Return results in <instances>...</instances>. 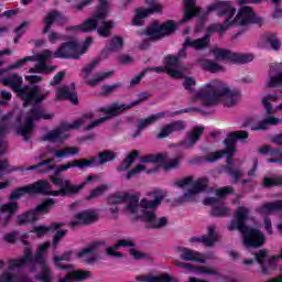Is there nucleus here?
Instances as JSON below:
<instances>
[{
  "instance_id": "obj_1",
  "label": "nucleus",
  "mask_w": 282,
  "mask_h": 282,
  "mask_svg": "<svg viewBox=\"0 0 282 282\" xmlns=\"http://www.w3.org/2000/svg\"><path fill=\"white\" fill-rule=\"evenodd\" d=\"M250 217V210L246 207H238L234 219L228 225V230L232 232L234 230H239L242 235V245L245 248H251L253 250H259L265 246V235L258 228L248 227L246 221Z\"/></svg>"
},
{
  "instance_id": "obj_2",
  "label": "nucleus",
  "mask_w": 282,
  "mask_h": 282,
  "mask_svg": "<svg viewBox=\"0 0 282 282\" xmlns=\"http://www.w3.org/2000/svg\"><path fill=\"white\" fill-rule=\"evenodd\" d=\"M239 91H232L219 79H214L205 84L196 94V98L203 100L204 107H213L219 102V98L225 99V107H235L237 105Z\"/></svg>"
},
{
  "instance_id": "obj_3",
  "label": "nucleus",
  "mask_w": 282,
  "mask_h": 282,
  "mask_svg": "<svg viewBox=\"0 0 282 282\" xmlns=\"http://www.w3.org/2000/svg\"><path fill=\"white\" fill-rule=\"evenodd\" d=\"M51 182L47 180L36 181V195H44L51 197H72L78 195L83 191V185H74L69 180H63L61 176H51ZM52 184L59 189L54 191Z\"/></svg>"
},
{
  "instance_id": "obj_4",
  "label": "nucleus",
  "mask_w": 282,
  "mask_h": 282,
  "mask_svg": "<svg viewBox=\"0 0 282 282\" xmlns=\"http://www.w3.org/2000/svg\"><path fill=\"white\" fill-rule=\"evenodd\" d=\"M54 118L53 113H45L43 108L32 106L26 112L23 123L17 128V134L24 138V142H30V135L34 131V122L39 120H52Z\"/></svg>"
},
{
  "instance_id": "obj_5",
  "label": "nucleus",
  "mask_w": 282,
  "mask_h": 282,
  "mask_svg": "<svg viewBox=\"0 0 282 282\" xmlns=\"http://www.w3.org/2000/svg\"><path fill=\"white\" fill-rule=\"evenodd\" d=\"M56 206V199L54 198H45L40 205L36 207L18 215L17 224L18 226H25V224H34V221H39L40 215H48L50 210Z\"/></svg>"
},
{
  "instance_id": "obj_6",
  "label": "nucleus",
  "mask_w": 282,
  "mask_h": 282,
  "mask_svg": "<svg viewBox=\"0 0 282 282\" xmlns=\"http://www.w3.org/2000/svg\"><path fill=\"white\" fill-rule=\"evenodd\" d=\"M108 12H109V4L99 3L96 13L91 18H88L79 25L67 26L66 31L84 32L86 34L95 32V30H98V22L104 21V19H107Z\"/></svg>"
},
{
  "instance_id": "obj_7",
  "label": "nucleus",
  "mask_w": 282,
  "mask_h": 282,
  "mask_svg": "<svg viewBox=\"0 0 282 282\" xmlns=\"http://www.w3.org/2000/svg\"><path fill=\"white\" fill-rule=\"evenodd\" d=\"M50 91L46 90L41 94V88L37 85H24L20 93L17 95L20 100L23 102V107H39L43 100L47 99Z\"/></svg>"
},
{
  "instance_id": "obj_8",
  "label": "nucleus",
  "mask_w": 282,
  "mask_h": 282,
  "mask_svg": "<svg viewBox=\"0 0 282 282\" xmlns=\"http://www.w3.org/2000/svg\"><path fill=\"white\" fill-rule=\"evenodd\" d=\"M225 150H218L207 156H197L194 159V164H202V162H217V160H220V158H224L226 155L227 158V164L225 165V171L228 173V171H232L235 167V161L232 158H235V153H237V147H228L225 145Z\"/></svg>"
},
{
  "instance_id": "obj_9",
  "label": "nucleus",
  "mask_w": 282,
  "mask_h": 282,
  "mask_svg": "<svg viewBox=\"0 0 282 282\" xmlns=\"http://www.w3.org/2000/svg\"><path fill=\"white\" fill-rule=\"evenodd\" d=\"M83 127L82 120H75L73 123L62 122L54 130L48 131L42 137L43 142H65L69 138L66 131H72V129H79Z\"/></svg>"
},
{
  "instance_id": "obj_10",
  "label": "nucleus",
  "mask_w": 282,
  "mask_h": 282,
  "mask_svg": "<svg viewBox=\"0 0 282 282\" xmlns=\"http://www.w3.org/2000/svg\"><path fill=\"white\" fill-rule=\"evenodd\" d=\"M175 32H177V23L173 20H167L163 23L155 21L147 29V35L151 41H160V39L171 36V34H175Z\"/></svg>"
},
{
  "instance_id": "obj_11",
  "label": "nucleus",
  "mask_w": 282,
  "mask_h": 282,
  "mask_svg": "<svg viewBox=\"0 0 282 282\" xmlns=\"http://www.w3.org/2000/svg\"><path fill=\"white\" fill-rule=\"evenodd\" d=\"M51 242H44L35 251V263L40 265L41 272L35 276L36 281L52 282V269L47 265V259H45V253L50 249Z\"/></svg>"
},
{
  "instance_id": "obj_12",
  "label": "nucleus",
  "mask_w": 282,
  "mask_h": 282,
  "mask_svg": "<svg viewBox=\"0 0 282 282\" xmlns=\"http://www.w3.org/2000/svg\"><path fill=\"white\" fill-rule=\"evenodd\" d=\"M213 53L216 61H229L236 65H246V63H252L254 61V55L251 53H235L226 48H216L213 51Z\"/></svg>"
},
{
  "instance_id": "obj_13",
  "label": "nucleus",
  "mask_w": 282,
  "mask_h": 282,
  "mask_svg": "<svg viewBox=\"0 0 282 282\" xmlns=\"http://www.w3.org/2000/svg\"><path fill=\"white\" fill-rule=\"evenodd\" d=\"M191 111H200L203 112V116H207L206 112L202 111L200 108L197 107H189L185 109H181L174 112H158L154 113L148 118L141 119L138 122V127L144 131L147 127H151V124H154V122H158V120H162V118H175V116H182V113H191Z\"/></svg>"
},
{
  "instance_id": "obj_14",
  "label": "nucleus",
  "mask_w": 282,
  "mask_h": 282,
  "mask_svg": "<svg viewBox=\"0 0 282 282\" xmlns=\"http://www.w3.org/2000/svg\"><path fill=\"white\" fill-rule=\"evenodd\" d=\"M138 217L145 224L148 230H162V228L169 226V218L165 216L158 217L155 212L152 210L143 212Z\"/></svg>"
},
{
  "instance_id": "obj_15",
  "label": "nucleus",
  "mask_w": 282,
  "mask_h": 282,
  "mask_svg": "<svg viewBox=\"0 0 282 282\" xmlns=\"http://www.w3.org/2000/svg\"><path fill=\"white\" fill-rule=\"evenodd\" d=\"M184 3V18L180 23H184V21H191L192 19H195V17H199L200 21H206L212 14L210 6L207 7V10L205 13L202 14V8L196 7L195 0H183Z\"/></svg>"
},
{
  "instance_id": "obj_16",
  "label": "nucleus",
  "mask_w": 282,
  "mask_h": 282,
  "mask_svg": "<svg viewBox=\"0 0 282 282\" xmlns=\"http://www.w3.org/2000/svg\"><path fill=\"white\" fill-rule=\"evenodd\" d=\"M80 45L78 42L72 40L68 42H64L57 47L54 52V58H73L74 61H78L80 58Z\"/></svg>"
},
{
  "instance_id": "obj_17",
  "label": "nucleus",
  "mask_w": 282,
  "mask_h": 282,
  "mask_svg": "<svg viewBox=\"0 0 282 282\" xmlns=\"http://www.w3.org/2000/svg\"><path fill=\"white\" fill-rule=\"evenodd\" d=\"M279 260V256H272L268 258V250L260 249L254 254V261L259 264L262 274L268 275L272 270H276V261Z\"/></svg>"
},
{
  "instance_id": "obj_18",
  "label": "nucleus",
  "mask_w": 282,
  "mask_h": 282,
  "mask_svg": "<svg viewBox=\"0 0 282 282\" xmlns=\"http://www.w3.org/2000/svg\"><path fill=\"white\" fill-rule=\"evenodd\" d=\"M209 12H216L219 18L225 17V21H232L237 14V9L230 1H218L209 6Z\"/></svg>"
},
{
  "instance_id": "obj_19",
  "label": "nucleus",
  "mask_w": 282,
  "mask_h": 282,
  "mask_svg": "<svg viewBox=\"0 0 282 282\" xmlns=\"http://www.w3.org/2000/svg\"><path fill=\"white\" fill-rule=\"evenodd\" d=\"M231 21H235V25L237 23L240 25H249V23L261 25L263 23V19L257 17L251 7H242Z\"/></svg>"
},
{
  "instance_id": "obj_20",
  "label": "nucleus",
  "mask_w": 282,
  "mask_h": 282,
  "mask_svg": "<svg viewBox=\"0 0 282 282\" xmlns=\"http://www.w3.org/2000/svg\"><path fill=\"white\" fill-rule=\"evenodd\" d=\"M96 156H91L90 159H76L74 161H69L66 164H62L56 167L55 175L53 177H58L61 173L65 171H69V169H88L96 164Z\"/></svg>"
},
{
  "instance_id": "obj_21",
  "label": "nucleus",
  "mask_w": 282,
  "mask_h": 282,
  "mask_svg": "<svg viewBox=\"0 0 282 282\" xmlns=\"http://www.w3.org/2000/svg\"><path fill=\"white\" fill-rule=\"evenodd\" d=\"M203 204L212 206L210 217H230V208L224 206V202L217 197H207Z\"/></svg>"
},
{
  "instance_id": "obj_22",
  "label": "nucleus",
  "mask_w": 282,
  "mask_h": 282,
  "mask_svg": "<svg viewBox=\"0 0 282 282\" xmlns=\"http://www.w3.org/2000/svg\"><path fill=\"white\" fill-rule=\"evenodd\" d=\"M54 56V53L50 50H44L40 54H37V57L34 55L23 57L22 59H18L15 63L8 66L9 70L19 69L20 67H23V65H26V63H34L37 61V63H45V61H50Z\"/></svg>"
},
{
  "instance_id": "obj_23",
  "label": "nucleus",
  "mask_w": 282,
  "mask_h": 282,
  "mask_svg": "<svg viewBox=\"0 0 282 282\" xmlns=\"http://www.w3.org/2000/svg\"><path fill=\"white\" fill-rule=\"evenodd\" d=\"M147 4L150 6L148 9H137V14L132 20V25H140L142 19L155 14V12H162V4L155 0H147Z\"/></svg>"
},
{
  "instance_id": "obj_24",
  "label": "nucleus",
  "mask_w": 282,
  "mask_h": 282,
  "mask_svg": "<svg viewBox=\"0 0 282 282\" xmlns=\"http://www.w3.org/2000/svg\"><path fill=\"white\" fill-rule=\"evenodd\" d=\"M176 252H180V258L182 261H194L196 263H206V259H213V256L204 253L199 251H195L193 249H188L186 247H178Z\"/></svg>"
},
{
  "instance_id": "obj_25",
  "label": "nucleus",
  "mask_w": 282,
  "mask_h": 282,
  "mask_svg": "<svg viewBox=\"0 0 282 282\" xmlns=\"http://www.w3.org/2000/svg\"><path fill=\"white\" fill-rule=\"evenodd\" d=\"M208 188V178H198L193 184L192 188L187 189L183 196L180 197V202H193L195 195L204 193Z\"/></svg>"
},
{
  "instance_id": "obj_26",
  "label": "nucleus",
  "mask_w": 282,
  "mask_h": 282,
  "mask_svg": "<svg viewBox=\"0 0 282 282\" xmlns=\"http://www.w3.org/2000/svg\"><path fill=\"white\" fill-rule=\"evenodd\" d=\"M163 65L164 66H154V67H147L145 74H149V72H155L156 74H164L166 73L167 76H171V78H177L182 79L184 78V73L175 67L173 65L166 64V55L163 58Z\"/></svg>"
},
{
  "instance_id": "obj_27",
  "label": "nucleus",
  "mask_w": 282,
  "mask_h": 282,
  "mask_svg": "<svg viewBox=\"0 0 282 282\" xmlns=\"http://www.w3.org/2000/svg\"><path fill=\"white\" fill-rule=\"evenodd\" d=\"M140 102H142L140 99H135L130 104H119V102H115L111 106H109L108 108H100L99 111H101V113H107L108 116H120V113H122L123 111H127V109H133V107H137V105H140Z\"/></svg>"
},
{
  "instance_id": "obj_28",
  "label": "nucleus",
  "mask_w": 282,
  "mask_h": 282,
  "mask_svg": "<svg viewBox=\"0 0 282 282\" xmlns=\"http://www.w3.org/2000/svg\"><path fill=\"white\" fill-rule=\"evenodd\" d=\"M127 202H128V205L126 206V210L130 213V215H134L135 221H138V219H142L138 217L139 215H142V213L149 212L147 209H143L140 206V196L138 194H130Z\"/></svg>"
},
{
  "instance_id": "obj_29",
  "label": "nucleus",
  "mask_w": 282,
  "mask_h": 282,
  "mask_svg": "<svg viewBox=\"0 0 282 282\" xmlns=\"http://www.w3.org/2000/svg\"><path fill=\"white\" fill-rule=\"evenodd\" d=\"M260 155H270L267 159L269 164H282V151L279 148H271L270 145H262L258 149Z\"/></svg>"
},
{
  "instance_id": "obj_30",
  "label": "nucleus",
  "mask_w": 282,
  "mask_h": 282,
  "mask_svg": "<svg viewBox=\"0 0 282 282\" xmlns=\"http://www.w3.org/2000/svg\"><path fill=\"white\" fill-rule=\"evenodd\" d=\"M232 25H235V20H225L221 24L220 23H212L206 29V34L208 35L209 40L213 34H218V36H224L226 32H228Z\"/></svg>"
},
{
  "instance_id": "obj_31",
  "label": "nucleus",
  "mask_w": 282,
  "mask_h": 282,
  "mask_svg": "<svg viewBox=\"0 0 282 282\" xmlns=\"http://www.w3.org/2000/svg\"><path fill=\"white\" fill-rule=\"evenodd\" d=\"M36 256L32 257V249L25 248L24 256L19 259H10L9 260V270H14V268H23V265H28V263H36Z\"/></svg>"
},
{
  "instance_id": "obj_32",
  "label": "nucleus",
  "mask_w": 282,
  "mask_h": 282,
  "mask_svg": "<svg viewBox=\"0 0 282 282\" xmlns=\"http://www.w3.org/2000/svg\"><path fill=\"white\" fill-rule=\"evenodd\" d=\"M70 87L73 90L69 89V86H62L57 89V100H69L72 105H78V95L74 89H76V84L72 83Z\"/></svg>"
},
{
  "instance_id": "obj_33",
  "label": "nucleus",
  "mask_w": 282,
  "mask_h": 282,
  "mask_svg": "<svg viewBox=\"0 0 282 282\" xmlns=\"http://www.w3.org/2000/svg\"><path fill=\"white\" fill-rule=\"evenodd\" d=\"M186 47H191V46L186 45V42H184L182 48H180L176 55H173V54L166 55L165 63L167 65H172L174 69H180V67H182V58H186L188 54L186 52Z\"/></svg>"
},
{
  "instance_id": "obj_34",
  "label": "nucleus",
  "mask_w": 282,
  "mask_h": 282,
  "mask_svg": "<svg viewBox=\"0 0 282 282\" xmlns=\"http://www.w3.org/2000/svg\"><path fill=\"white\" fill-rule=\"evenodd\" d=\"M23 195H36V181L33 184L24 185L21 187H17L10 195V202H17V199H21Z\"/></svg>"
},
{
  "instance_id": "obj_35",
  "label": "nucleus",
  "mask_w": 282,
  "mask_h": 282,
  "mask_svg": "<svg viewBox=\"0 0 282 282\" xmlns=\"http://www.w3.org/2000/svg\"><path fill=\"white\" fill-rule=\"evenodd\" d=\"M94 221H98V215L93 210H84L75 216V220L72 223V226H78V224L89 226L90 224H94Z\"/></svg>"
},
{
  "instance_id": "obj_36",
  "label": "nucleus",
  "mask_w": 282,
  "mask_h": 282,
  "mask_svg": "<svg viewBox=\"0 0 282 282\" xmlns=\"http://www.w3.org/2000/svg\"><path fill=\"white\" fill-rule=\"evenodd\" d=\"M202 133H204V127H196L193 131L187 133V139L181 141V147L183 149H193L195 144H197L199 138H202Z\"/></svg>"
},
{
  "instance_id": "obj_37",
  "label": "nucleus",
  "mask_w": 282,
  "mask_h": 282,
  "mask_svg": "<svg viewBox=\"0 0 282 282\" xmlns=\"http://www.w3.org/2000/svg\"><path fill=\"white\" fill-rule=\"evenodd\" d=\"M2 84L6 87H11L12 91L18 96V94L23 89V77L19 76V74H12L4 77L2 79Z\"/></svg>"
},
{
  "instance_id": "obj_38",
  "label": "nucleus",
  "mask_w": 282,
  "mask_h": 282,
  "mask_svg": "<svg viewBox=\"0 0 282 282\" xmlns=\"http://www.w3.org/2000/svg\"><path fill=\"white\" fill-rule=\"evenodd\" d=\"M250 138V132L246 130H238L227 134V138L224 140L225 147H236L235 142H243Z\"/></svg>"
},
{
  "instance_id": "obj_39",
  "label": "nucleus",
  "mask_w": 282,
  "mask_h": 282,
  "mask_svg": "<svg viewBox=\"0 0 282 282\" xmlns=\"http://www.w3.org/2000/svg\"><path fill=\"white\" fill-rule=\"evenodd\" d=\"M63 226H65V223H52L50 227L45 225H40V226H34L30 232L41 238V237H45L47 232H54L58 230V228H63Z\"/></svg>"
},
{
  "instance_id": "obj_40",
  "label": "nucleus",
  "mask_w": 282,
  "mask_h": 282,
  "mask_svg": "<svg viewBox=\"0 0 282 282\" xmlns=\"http://www.w3.org/2000/svg\"><path fill=\"white\" fill-rule=\"evenodd\" d=\"M135 281H141V282H177V279L171 276L169 273H161L159 275H137Z\"/></svg>"
},
{
  "instance_id": "obj_41",
  "label": "nucleus",
  "mask_w": 282,
  "mask_h": 282,
  "mask_svg": "<svg viewBox=\"0 0 282 282\" xmlns=\"http://www.w3.org/2000/svg\"><path fill=\"white\" fill-rule=\"evenodd\" d=\"M185 45L193 47L196 51L206 50L210 45V37L205 33L203 37L191 40V37L185 39Z\"/></svg>"
},
{
  "instance_id": "obj_42",
  "label": "nucleus",
  "mask_w": 282,
  "mask_h": 282,
  "mask_svg": "<svg viewBox=\"0 0 282 282\" xmlns=\"http://www.w3.org/2000/svg\"><path fill=\"white\" fill-rule=\"evenodd\" d=\"M72 254H74L73 250L64 251L62 256H54L53 263L55 268L59 270H72V264H63L61 261H72Z\"/></svg>"
},
{
  "instance_id": "obj_43",
  "label": "nucleus",
  "mask_w": 282,
  "mask_h": 282,
  "mask_svg": "<svg viewBox=\"0 0 282 282\" xmlns=\"http://www.w3.org/2000/svg\"><path fill=\"white\" fill-rule=\"evenodd\" d=\"M91 276L90 271L74 270L69 272L65 278L59 279L58 282H72L73 281H85Z\"/></svg>"
},
{
  "instance_id": "obj_44",
  "label": "nucleus",
  "mask_w": 282,
  "mask_h": 282,
  "mask_svg": "<svg viewBox=\"0 0 282 282\" xmlns=\"http://www.w3.org/2000/svg\"><path fill=\"white\" fill-rule=\"evenodd\" d=\"M167 155L164 153H150L140 158V162L143 164H161V162H164L166 160Z\"/></svg>"
},
{
  "instance_id": "obj_45",
  "label": "nucleus",
  "mask_w": 282,
  "mask_h": 282,
  "mask_svg": "<svg viewBox=\"0 0 282 282\" xmlns=\"http://www.w3.org/2000/svg\"><path fill=\"white\" fill-rule=\"evenodd\" d=\"M131 194L127 192H117L108 196V204L110 206H118V204H124Z\"/></svg>"
},
{
  "instance_id": "obj_46",
  "label": "nucleus",
  "mask_w": 282,
  "mask_h": 282,
  "mask_svg": "<svg viewBox=\"0 0 282 282\" xmlns=\"http://www.w3.org/2000/svg\"><path fill=\"white\" fill-rule=\"evenodd\" d=\"M278 122H281L280 118L276 117H268L264 120H261L257 126L251 127V131H265L268 127L274 126Z\"/></svg>"
},
{
  "instance_id": "obj_47",
  "label": "nucleus",
  "mask_w": 282,
  "mask_h": 282,
  "mask_svg": "<svg viewBox=\"0 0 282 282\" xmlns=\"http://www.w3.org/2000/svg\"><path fill=\"white\" fill-rule=\"evenodd\" d=\"M264 43L267 45H270L271 50L274 52H279L281 50V40L276 36L274 33H267L262 36Z\"/></svg>"
},
{
  "instance_id": "obj_48",
  "label": "nucleus",
  "mask_w": 282,
  "mask_h": 282,
  "mask_svg": "<svg viewBox=\"0 0 282 282\" xmlns=\"http://www.w3.org/2000/svg\"><path fill=\"white\" fill-rule=\"evenodd\" d=\"M274 210H282V200L265 203L258 208V213H261L262 215H268V213H274Z\"/></svg>"
},
{
  "instance_id": "obj_49",
  "label": "nucleus",
  "mask_w": 282,
  "mask_h": 282,
  "mask_svg": "<svg viewBox=\"0 0 282 282\" xmlns=\"http://www.w3.org/2000/svg\"><path fill=\"white\" fill-rule=\"evenodd\" d=\"M200 65L205 72H209L210 74H219V72H224V66L213 62V59H203Z\"/></svg>"
},
{
  "instance_id": "obj_50",
  "label": "nucleus",
  "mask_w": 282,
  "mask_h": 282,
  "mask_svg": "<svg viewBox=\"0 0 282 282\" xmlns=\"http://www.w3.org/2000/svg\"><path fill=\"white\" fill-rule=\"evenodd\" d=\"M162 199H164V196L162 195H155L153 200H149L147 198H142L140 202V207L144 210H149L151 208H158L160 204H162Z\"/></svg>"
},
{
  "instance_id": "obj_51",
  "label": "nucleus",
  "mask_w": 282,
  "mask_h": 282,
  "mask_svg": "<svg viewBox=\"0 0 282 282\" xmlns=\"http://www.w3.org/2000/svg\"><path fill=\"white\" fill-rule=\"evenodd\" d=\"M124 47V39L120 35H115L108 42L107 51L108 52H118V50H122Z\"/></svg>"
},
{
  "instance_id": "obj_52",
  "label": "nucleus",
  "mask_w": 282,
  "mask_h": 282,
  "mask_svg": "<svg viewBox=\"0 0 282 282\" xmlns=\"http://www.w3.org/2000/svg\"><path fill=\"white\" fill-rule=\"evenodd\" d=\"M118 158V154L111 150H104L98 153V164H107V162H113Z\"/></svg>"
},
{
  "instance_id": "obj_53",
  "label": "nucleus",
  "mask_w": 282,
  "mask_h": 282,
  "mask_svg": "<svg viewBox=\"0 0 282 282\" xmlns=\"http://www.w3.org/2000/svg\"><path fill=\"white\" fill-rule=\"evenodd\" d=\"M80 153V149L76 147H66L62 150H55L54 156L55 158H69V155H78Z\"/></svg>"
},
{
  "instance_id": "obj_54",
  "label": "nucleus",
  "mask_w": 282,
  "mask_h": 282,
  "mask_svg": "<svg viewBox=\"0 0 282 282\" xmlns=\"http://www.w3.org/2000/svg\"><path fill=\"white\" fill-rule=\"evenodd\" d=\"M111 30H113V21H104L102 26L97 28V34L101 39H109L111 36Z\"/></svg>"
},
{
  "instance_id": "obj_55",
  "label": "nucleus",
  "mask_w": 282,
  "mask_h": 282,
  "mask_svg": "<svg viewBox=\"0 0 282 282\" xmlns=\"http://www.w3.org/2000/svg\"><path fill=\"white\" fill-rule=\"evenodd\" d=\"M56 21H65V17L58 10H52L43 19V23H51V25H54Z\"/></svg>"
},
{
  "instance_id": "obj_56",
  "label": "nucleus",
  "mask_w": 282,
  "mask_h": 282,
  "mask_svg": "<svg viewBox=\"0 0 282 282\" xmlns=\"http://www.w3.org/2000/svg\"><path fill=\"white\" fill-rule=\"evenodd\" d=\"M0 212L3 215H17L19 212V203L17 202H9L6 204H2L0 207Z\"/></svg>"
},
{
  "instance_id": "obj_57",
  "label": "nucleus",
  "mask_w": 282,
  "mask_h": 282,
  "mask_svg": "<svg viewBox=\"0 0 282 282\" xmlns=\"http://www.w3.org/2000/svg\"><path fill=\"white\" fill-rule=\"evenodd\" d=\"M12 171H37V173H42L43 175H45L46 173H50V171H52V169H48L47 165H43L40 166L39 163L35 165H30L28 167L24 166H19V167H14Z\"/></svg>"
},
{
  "instance_id": "obj_58",
  "label": "nucleus",
  "mask_w": 282,
  "mask_h": 282,
  "mask_svg": "<svg viewBox=\"0 0 282 282\" xmlns=\"http://www.w3.org/2000/svg\"><path fill=\"white\" fill-rule=\"evenodd\" d=\"M111 76H113V70H109L106 73H98L95 75L93 79L88 82V85H90L91 87H96V85H98L99 83H102V80H107V78H111Z\"/></svg>"
},
{
  "instance_id": "obj_59",
  "label": "nucleus",
  "mask_w": 282,
  "mask_h": 282,
  "mask_svg": "<svg viewBox=\"0 0 282 282\" xmlns=\"http://www.w3.org/2000/svg\"><path fill=\"white\" fill-rule=\"evenodd\" d=\"M107 188H109V186L104 184L96 187L95 189H91L90 194L86 196V202H91V199H96V197H100V195H102L105 191H107Z\"/></svg>"
},
{
  "instance_id": "obj_60",
  "label": "nucleus",
  "mask_w": 282,
  "mask_h": 282,
  "mask_svg": "<svg viewBox=\"0 0 282 282\" xmlns=\"http://www.w3.org/2000/svg\"><path fill=\"white\" fill-rule=\"evenodd\" d=\"M270 80L267 83V87H282V72L278 73L275 76H272V73L269 74Z\"/></svg>"
},
{
  "instance_id": "obj_61",
  "label": "nucleus",
  "mask_w": 282,
  "mask_h": 282,
  "mask_svg": "<svg viewBox=\"0 0 282 282\" xmlns=\"http://www.w3.org/2000/svg\"><path fill=\"white\" fill-rule=\"evenodd\" d=\"M263 187L272 188L273 186H282V177H264L263 178Z\"/></svg>"
},
{
  "instance_id": "obj_62",
  "label": "nucleus",
  "mask_w": 282,
  "mask_h": 282,
  "mask_svg": "<svg viewBox=\"0 0 282 282\" xmlns=\"http://www.w3.org/2000/svg\"><path fill=\"white\" fill-rule=\"evenodd\" d=\"M167 127H170L171 133H177V132L184 131V129H186V123L183 120H177V121L167 123Z\"/></svg>"
},
{
  "instance_id": "obj_63",
  "label": "nucleus",
  "mask_w": 282,
  "mask_h": 282,
  "mask_svg": "<svg viewBox=\"0 0 282 282\" xmlns=\"http://www.w3.org/2000/svg\"><path fill=\"white\" fill-rule=\"evenodd\" d=\"M100 246V242H94L89 247H86L77 252L78 259H83L86 254H91Z\"/></svg>"
},
{
  "instance_id": "obj_64",
  "label": "nucleus",
  "mask_w": 282,
  "mask_h": 282,
  "mask_svg": "<svg viewBox=\"0 0 282 282\" xmlns=\"http://www.w3.org/2000/svg\"><path fill=\"white\" fill-rule=\"evenodd\" d=\"M0 282H17V274L4 272L0 275Z\"/></svg>"
}]
</instances>
